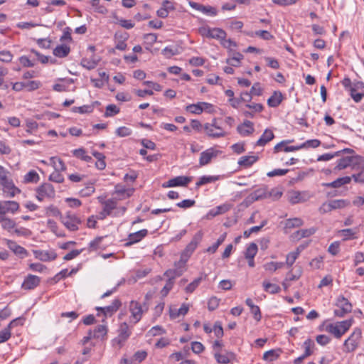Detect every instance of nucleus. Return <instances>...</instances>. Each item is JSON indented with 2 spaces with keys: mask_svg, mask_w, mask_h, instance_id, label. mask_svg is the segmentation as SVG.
<instances>
[{
  "mask_svg": "<svg viewBox=\"0 0 364 364\" xmlns=\"http://www.w3.org/2000/svg\"><path fill=\"white\" fill-rule=\"evenodd\" d=\"M353 319L350 318L342 321L329 323L326 326V331L336 338H341L351 327Z\"/></svg>",
  "mask_w": 364,
  "mask_h": 364,
  "instance_id": "1",
  "label": "nucleus"
},
{
  "mask_svg": "<svg viewBox=\"0 0 364 364\" xmlns=\"http://www.w3.org/2000/svg\"><path fill=\"white\" fill-rule=\"evenodd\" d=\"M99 202L103 205V209L107 214L114 217L121 216L124 214L127 208L124 206L117 207V200L114 198L105 200L102 197H98Z\"/></svg>",
  "mask_w": 364,
  "mask_h": 364,
  "instance_id": "2",
  "label": "nucleus"
},
{
  "mask_svg": "<svg viewBox=\"0 0 364 364\" xmlns=\"http://www.w3.org/2000/svg\"><path fill=\"white\" fill-rule=\"evenodd\" d=\"M205 134L210 138H220L225 136L228 133L220 124L218 120L214 118L210 123H205L203 126Z\"/></svg>",
  "mask_w": 364,
  "mask_h": 364,
  "instance_id": "3",
  "label": "nucleus"
},
{
  "mask_svg": "<svg viewBox=\"0 0 364 364\" xmlns=\"http://www.w3.org/2000/svg\"><path fill=\"white\" fill-rule=\"evenodd\" d=\"M362 158L359 156H344L338 159L336 162V165L333 168V171L336 172L338 171L343 170L349 166H352L353 168L360 163Z\"/></svg>",
  "mask_w": 364,
  "mask_h": 364,
  "instance_id": "4",
  "label": "nucleus"
},
{
  "mask_svg": "<svg viewBox=\"0 0 364 364\" xmlns=\"http://www.w3.org/2000/svg\"><path fill=\"white\" fill-rule=\"evenodd\" d=\"M36 198L39 201L45 199H52L55 196V191L53 186L49 183H44L39 186L36 190Z\"/></svg>",
  "mask_w": 364,
  "mask_h": 364,
  "instance_id": "5",
  "label": "nucleus"
},
{
  "mask_svg": "<svg viewBox=\"0 0 364 364\" xmlns=\"http://www.w3.org/2000/svg\"><path fill=\"white\" fill-rule=\"evenodd\" d=\"M361 336L362 331L360 328H355L350 336L343 343V346L346 348V351H354L358 346Z\"/></svg>",
  "mask_w": 364,
  "mask_h": 364,
  "instance_id": "6",
  "label": "nucleus"
},
{
  "mask_svg": "<svg viewBox=\"0 0 364 364\" xmlns=\"http://www.w3.org/2000/svg\"><path fill=\"white\" fill-rule=\"evenodd\" d=\"M338 309L334 310V315L338 317H343L352 311V305L343 296H339L336 300Z\"/></svg>",
  "mask_w": 364,
  "mask_h": 364,
  "instance_id": "7",
  "label": "nucleus"
},
{
  "mask_svg": "<svg viewBox=\"0 0 364 364\" xmlns=\"http://www.w3.org/2000/svg\"><path fill=\"white\" fill-rule=\"evenodd\" d=\"M350 205V201L344 199L332 200L324 203L320 208V211L323 213L331 212L333 210L343 208Z\"/></svg>",
  "mask_w": 364,
  "mask_h": 364,
  "instance_id": "8",
  "label": "nucleus"
},
{
  "mask_svg": "<svg viewBox=\"0 0 364 364\" xmlns=\"http://www.w3.org/2000/svg\"><path fill=\"white\" fill-rule=\"evenodd\" d=\"M203 236V233L202 231L200 230L196 232L181 255L184 257L189 259L198 247V244L201 242Z\"/></svg>",
  "mask_w": 364,
  "mask_h": 364,
  "instance_id": "9",
  "label": "nucleus"
},
{
  "mask_svg": "<svg viewBox=\"0 0 364 364\" xmlns=\"http://www.w3.org/2000/svg\"><path fill=\"white\" fill-rule=\"evenodd\" d=\"M63 224L70 231H77L79 229V225L81 223L80 219L74 213L68 212L66 215L61 218Z\"/></svg>",
  "mask_w": 364,
  "mask_h": 364,
  "instance_id": "10",
  "label": "nucleus"
},
{
  "mask_svg": "<svg viewBox=\"0 0 364 364\" xmlns=\"http://www.w3.org/2000/svg\"><path fill=\"white\" fill-rule=\"evenodd\" d=\"M0 185L1 186L4 194L6 197L13 198L21 192V190L15 186L13 180L11 178L1 181Z\"/></svg>",
  "mask_w": 364,
  "mask_h": 364,
  "instance_id": "11",
  "label": "nucleus"
},
{
  "mask_svg": "<svg viewBox=\"0 0 364 364\" xmlns=\"http://www.w3.org/2000/svg\"><path fill=\"white\" fill-rule=\"evenodd\" d=\"M129 311L131 312L130 320L134 324L138 323L143 315L144 310L141 304L136 301H132L129 304Z\"/></svg>",
  "mask_w": 364,
  "mask_h": 364,
  "instance_id": "12",
  "label": "nucleus"
},
{
  "mask_svg": "<svg viewBox=\"0 0 364 364\" xmlns=\"http://www.w3.org/2000/svg\"><path fill=\"white\" fill-rule=\"evenodd\" d=\"M19 208L18 203L14 200L0 201V215L2 216L6 213L14 214Z\"/></svg>",
  "mask_w": 364,
  "mask_h": 364,
  "instance_id": "13",
  "label": "nucleus"
},
{
  "mask_svg": "<svg viewBox=\"0 0 364 364\" xmlns=\"http://www.w3.org/2000/svg\"><path fill=\"white\" fill-rule=\"evenodd\" d=\"M191 181V178L188 176H179L173 178L162 184L163 188H170L175 186H186Z\"/></svg>",
  "mask_w": 364,
  "mask_h": 364,
  "instance_id": "14",
  "label": "nucleus"
},
{
  "mask_svg": "<svg viewBox=\"0 0 364 364\" xmlns=\"http://www.w3.org/2000/svg\"><path fill=\"white\" fill-rule=\"evenodd\" d=\"M219 153V151L215 150L213 148L208 149L205 151L201 152L199 159L200 166H203L208 164L211 159L216 157Z\"/></svg>",
  "mask_w": 364,
  "mask_h": 364,
  "instance_id": "15",
  "label": "nucleus"
},
{
  "mask_svg": "<svg viewBox=\"0 0 364 364\" xmlns=\"http://www.w3.org/2000/svg\"><path fill=\"white\" fill-rule=\"evenodd\" d=\"M121 305L122 302L120 301V300L116 299L113 300L110 305L105 307H97L96 310L98 311H101L106 317L111 316L119 309Z\"/></svg>",
  "mask_w": 364,
  "mask_h": 364,
  "instance_id": "16",
  "label": "nucleus"
},
{
  "mask_svg": "<svg viewBox=\"0 0 364 364\" xmlns=\"http://www.w3.org/2000/svg\"><path fill=\"white\" fill-rule=\"evenodd\" d=\"M33 255L36 259L42 262L53 261L57 257V254L54 250H34Z\"/></svg>",
  "mask_w": 364,
  "mask_h": 364,
  "instance_id": "17",
  "label": "nucleus"
},
{
  "mask_svg": "<svg viewBox=\"0 0 364 364\" xmlns=\"http://www.w3.org/2000/svg\"><path fill=\"white\" fill-rule=\"evenodd\" d=\"M309 196L306 192L293 191L288 194V200L291 204H296L305 202L308 200Z\"/></svg>",
  "mask_w": 364,
  "mask_h": 364,
  "instance_id": "18",
  "label": "nucleus"
},
{
  "mask_svg": "<svg viewBox=\"0 0 364 364\" xmlns=\"http://www.w3.org/2000/svg\"><path fill=\"white\" fill-rule=\"evenodd\" d=\"M294 140H283L276 144L274 147V153L280 151L291 152L299 150V145L297 146H287L288 144L291 143Z\"/></svg>",
  "mask_w": 364,
  "mask_h": 364,
  "instance_id": "19",
  "label": "nucleus"
},
{
  "mask_svg": "<svg viewBox=\"0 0 364 364\" xmlns=\"http://www.w3.org/2000/svg\"><path fill=\"white\" fill-rule=\"evenodd\" d=\"M40 282V277L36 275L29 274L25 278L22 284V288L28 290L33 289L39 285Z\"/></svg>",
  "mask_w": 364,
  "mask_h": 364,
  "instance_id": "20",
  "label": "nucleus"
},
{
  "mask_svg": "<svg viewBox=\"0 0 364 364\" xmlns=\"http://www.w3.org/2000/svg\"><path fill=\"white\" fill-rule=\"evenodd\" d=\"M6 245H7V247L12 252H14V254L19 256L20 257L24 258L28 256L27 250L24 247L18 245L16 242L10 240H7Z\"/></svg>",
  "mask_w": 364,
  "mask_h": 364,
  "instance_id": "21",
  "label": "nucleus"
},
{
  "mask_svg": "<svg viewBox=\"0 0 364 364\" xmlns=\"http://www.w3.org/2000/svg\"><path fill=\"white\" fill-rule=\"evenodd\" d=\"M237 130L243 136H249L255 131L254 124L251 121L245 120L242 124L237 127Z\"/></svg>",
  "mask_w": 364,
  "mask_h": 364,
  "instance_id": "22",
  "label": "nucleus"
},
{
  "mask_svg": "<svg viewBox=\"0 0 364 364\" xmlns=\"http://www.w3.org/2000/svg\"><path fill=\"white\" fill-rule=\"evenodd\" d=\"M147 234L148 230L146 229H142L136 232L130 233L128 236L129 242L126 243V245H130L141 241Z\"/></svg>",
  "mask_w": 364,
  "mask_h": 364,
  "instance_id": "23",
  "label": "nucleus"
},
{
  "mask_svg": "<svg viewBox=\"0 0 364 364\" xmlns=\"http://www.w3.org/2000/svg\"><path fill=\"white\" fill-rule=\"evenodd\" d=\"M274 138V134L271 129H266L260 138L257 141L256 146H263Z\"/></svg>",
  "mask_w": 364,
  "mask_h": 364,
  "instance_id": "24",
  "label": "nucleus"
},
{
  "mask_svg": "<svg viewBox=\"0 0 364 364\" xmlns=\"http://www.w3.org/2000/svg\"><path fill=\"white\" fill-rule=\"evenodd\" d=\"M249 198L253 201L267 198V187L266 186H263L262 187L257 188L250 193Z\"/></svg>",
  "mask_w": 364,
  "mask_h": 364,
  "instance_id": "25",
  "label": "nucleus"
},
{
  "mask_svg": "<svg viewBox=\"0 0 364 364\" xmlns=\"http://www.w3.org/2000/svg\"><path fill=\"white\" fill-rule=\"evenodd\" d=\"M214 357L218 363L228 364L231 360L235 358V355L232 352H227L225 354L223 355L217 351L214 353Z\"/></svg>",
  "mask_w": 364,
  "mask_h": 364,
  "instance_id": "26",
  "label": "nucleus"
},
{
  "mask_svg": "<svg viewBox=\"0 0 364 364\" xmlns=\"http://www.w3.org/2000/svg\"><path fill=\"white\" fill-rule=\"evenodd\" d=\"M210 104L206 102H201L198 104H192L186 106V110L190 113L200 114L204 109L205 107H208Z\"/></svg>",
  "mask_w": 364,
  "mask_h": 364,
  "instance_id": "27",
  "label": "nucleus"
},
{
  "mask_svg": "<svg viewBox=\"0 0 364 364\" xmlns=\"http://www.w3.org/2000/svg\"><path fill=\"white\" fill-rule=\"evenodd\" d=\"M189 307L187 304H183L179 309H170L169 314L171 319H176L180 316L186 315L188 311Z\"/></svg>",
  "mask_w": 364,
  "mask_h": 364,
  "instance_id": "28",
  "label": "nucleus"
},
{
  "mask_svg": "<svg viewBox=\"0 0 364 364\" xmlns=\"http://www.w3.org/2000/svg\"><path fill=\"white\" fill-rule=\"evenodd\" d=\"M283 96L281 92L275 91L273 95L268 99L267 105L270 107H277L282 102Z\"/></svg>",
  "mask_w": 364,
  "mask_h": 364,
  "instance_id": "29",
  "label": "nucleus"
},
{
  "mask_svg": "<svg viewBox=\"0 0 364 364\" xmlns=\"http://www.w3.org/2000/svg\"><path fill=\"white\" fill-rule=\"evenodd\" d=\"M258 156L255 155L243 156L239 159L238 164L240 166L248 168L254 164L258 160Z\"/></svg>",
  "mask_w": 364,
  "mask_h": 364,
  "instance_id": "30",
  "label": "nucleus"
},
{
  "mask_svg": "<svg viewBox=\"0 0 364 364\" xmlns=\"http://www.w3.org/2000/svg\"><path fill=\"white\" fill-rule=\"evenodd\" d=\"M92 331L93 338L104 339L107 333V327L105 324H100L95 327Z\"/></svg>",
  "mask_w": 364,
  "mask_h": 364,
  "instance_id": "31",
  "label": "nucleus"
},
{
  "mask_svg": "<svg viewBox=\"0 0 364 364\" xmlns=\"http://www.w3.org/2000/svg\"><path fill=\"white\" fill-rule=\"evenodd\" d=\"M0 223L3 229L10 232H11L16 227V223L14 220L4 216H0Z\"/></svg>",
  "mask_w": 364,
  "mask_h": 364,
  "instance_id": "32",
  "label": "nucleus"
},
{
  "mask_svg": "<svg viewBox=\"0 0 364 364\" xmlns=\"http://www.w3.org/2000/svg\"><path fill=\"white\" fill-rule=\"evenodd\" d=\"M352 176H344L337 178L336 180L332 181L327 184L328 187L331 188H339L343 185L348 184L351 181Z\"/></svg>",
  "mask_w": 364,
  "mask_h": 364,
  "instance_id": "33",
  "label": "nucleus"
},
{
  "mask_svg": "<svg viewBox=\"0 0 364 364\" xmlns=\"http://www.w3.org/2000/svg\"><path fill=\"white\" fill-rule=\"evenodd\" d=\"M55 171H65L66 166L63 160L57 156L50 158V163Z\"/></svg>",
  "mask_w": 364,
  "mask_h": 364,
  "instance_id": "34",
  "label": "nucleus"
},
{
  "mask_svg": "<svg viewBox=\"0 0 364 364\" xmlns=\"http://www.w3.org/2000/svg\"><path fill=\"white\" fill-rule=\"evenodd\" d=\"M131 335V331L129 329V326L126 322L120 324L119 328V338L120 341H126Z\"/></svg>",
  "mask_w": 364,
  "mask_h": 364,
  "instance_id": "35",
  "label": "nucleus"
},
{
  "mask_svg": "<svg viewBox=\"0 0 364 364\" xmlns=\"http://www.w3.org/2000/svg\"><path fill=\"white\" fill-rule=\"evenodd\" d=\"M70 51V47L67 45H60L53 50V54L57 57L63 58L67 56Z\"/></svg>",
  "mask_w": 364,
  "mask_h": 364,
  "instance_id": "36",
  "label": "nucleus"
},
{
  "mask_svg": "<svg viewBox=\"0 0 364 364\" xmlns=\"http://www.w3.org/2000/svg\"><path fill=\"white\" fill-rule=\"evenodd\" d=\"M264 290L269 294H277L281 291V288L276 284L270 283L267 281H264L262 283Z\"/></svg>",
  "mask_w": 364,
  "mask_h": 364,
  "instance_id": "37",
  "label": "nucleus"
},
{
  "mask_svg": "<svg viewBox=\"0 0 364 364\" xmlns=\"http://www.w3.org/2000/svg\"><path fill=\"white\" fill-rule=\"evenodd\" d=\"M231 208V205L224 203L215 207L210 211V214L213 216H216L227 213Z\"/></svg>",
  "mask_w": 364,
  "mask_h": 364,
  "instance_id": "38",
  "label": "nucleus"
},
{
  "mask_svg": "<svg viewBox=\"0 0 364 364\" xmlns=\"http://www.w3.org/2000/svg\"><path fill=\"white\" fill-rule=\"evenodd\" d=\"M19 61L23 67H33L36 65V59L32 55V51L28 56H21L19 58Z\"/></svg>",
  "mask_w": 364,
  "mask_h": 364,
  "instance_id": "39",
  "label": "nucleus"
},
{
  "mask_svg": "<svg viewBox=\"0 0 364 364\" xmlns=\"http://www.w3.org/2000/svg\"><path fill=\"white\" fill-rule=\"evenodd\" d=\"M316 228H311L309 229H302L297 230L295 234V237L298 239L304 238V237H308L312 235H314L316 232Z\"/></svg>",
  "mask_w": 364,
  "mask_h": 364,
  "instance_id": "40",
  "label": "nucleus"
},
{
  "mask_svg": "<svg viewBox=\"0 0 364 364\" xmlns=\"http://www.w3.org/2000/svg\"><path fill=\"white\" fill-rule=\"evenodd\" d=\"M257 245L255 243H250L245 250V257L246 259L255 258L257 253Z\"/></svg>",
  "mask_w": 364,
  "mask_h": 364,
  "instance_id": "41",
  "label": "nucleus"
},
{
  "mask_svg": "<svg viewBox=\"0 0 364 364\" xmlns=\"http://www.w3.org/2000/svg\"><path fill=\"white\" fill-rule=\"evenodd\" d=\"M284 265V262H269L264 264V269L267 272H274L283 267Z\"/></svg>",
  "mask_w": 364,
  "mask_h": 364,
  "instance_id": "42",
  "label": "nucleus"
},
{
  "mask_svg": "<svg viewBox=\"0 0 364 364\" xmlns=\"http://www.w3.org/2000/svg\"><path fill=\"white\" fill-rule=\"evenodd\" d=\"M314 341L310 338L306 339L303 344L304 348V356L309 357L313 353V348H314Z\"/></svg>",
  "mask_w": 364,
  "mask_h": 364,
  "instance_id": "43",
  "label": "nucleus"
},
{
  "mask_svg": "<svg viewBox=\"0 0 364 364\" xmlns=\"http://www.w3.org/2000/svg\"><path fill=\"white\" fill-rule=\"evenodd\" d=\"M40 179L38 173L34 171L31 170L28 171L24 176V182L25 183H37Z\"/></svg>",
  "mask_w": 364,
  "mask_h": 364,
  "instance_id": "44",
  "label": "nucleus"
},
{
  "mask_svg": "<svg viewBox=\"0 0 364 364\" xmlns=\"http://www.w3.org/2000/svg\"><path fill=\"white\" fill-rule=\"evenodd\" d=\"M341 234L344 237V240L353 239L356 237V235L358 232V229L354 228H347L343 229L340 231Z\"/></svg>",
  "mask_w": 364,
  "mask_h": 364,
  "instance_id": "45",
  "label": "nucleus"
},
{
  "mask_svg": "<svg viewBox=\"0 0 364 364\" xmlns=\"http://www.w3.org/2000/svg\"><path fill=\"white\" fill-rule=\"evenodd\" d=\"M282 194L283 193L281 188L278 187L274 188L270 191L267 190V198H270L272 200H279L282 197Z\"/></svg>",
  "mask_w": 364,
  "mask_h": 364,
  "instance_id": "46",
  "label": "nucleus"
},
{
  "mask_svg": "<svg viewBox=\"0 0 364 364\" xmlns=\"http://www.w3.org/2000/svg\"><path fill=\"white\" fill-rule=\"evenodd\" d=\"M100 75L101 79H91L92 82H94L95 87L98 88L102 87L109 80V75L106 74L105 72L100 73Z\"/></svg>",
  "mask_w": 364,
  "mask_h": 364,
  "instance_id": "47",
  "label": "nucleus"
},
{
  "mask_svg": "<svg viewBox=\"0 0 364 364\" xmlns=\"http://www.w3.org/2000/svg\"><path fill=\"white\" fill-rule=\"evenodd\" d=\"M321 141L318 139H309L299 145V150L307 148H316L319 146Z\"/></svg>",
  "mask_w": 364,
  "mask_h": 364,
  "instance_id": "48",
  "label": "nucleus"
},
{
  "mask_svg": "<svg viewBox=\"0 0 364 364\" xmlns=\"http://www.w3.org/2000/svg\"><path fill=\"white\" fill-rule=\"evenodd\" d=\"M267 224V220H263L261 223V225H257V226H253L252 228H250V229L245 230L243 233L244 235V237L247 238L249 237L251 234L252 233H255V232H259V230H262V228L265 226Z\"/></svg>",
  "mask_w": 364,
  "mask_h": 364,
  "instance_id": "49",
  "label": "nucleus"
},
{
  "mask_svg": "<svg viewBox=\"0 0 364 364\" xmlns=\"http://www.w3.org/2000/svg\"><path fill=\"white\" fill-rule=\"evenodd\" d=\"M45 210H46V216H48V217H50V216H52V217L61 216V213L59 210V209L53 205H50L46 207Z\"/></svg>",
  "mask_w": 364,
  "mask_h": 364,
  "instance_id": "50",
  "label": "nucleus"
},
{
  "mask_svg": "<svg viewBox=\"0 0 364 364\" xmlns=\"http://www.w3.org/2000/svg\"><path fill=\"white\" fill-rule=\"evenodd\" d=\"M224 37H226V33L223 29L218 28H212L210 38L218 39L220 41Z\"/></svg>",
  "mask_w": 364,
  "mask_h": 364,
  "instance_id": "51",
  "label": "nucleus"
},
{
  "mask_svg": "<svg viewBox=\"0 0 364 364\" xmlns=\"http://www.w3.org/2000/svg\"><path fill=\"white\" fill-rule=\"evenodd\" d=\"M24 82L25 90L28 92L36 90L41 85V82L38 80L25 81Z\"/></svg>",
  "mask_w": 364,
  "mask_h": 364,
  "instance_id": "52",
  "label": "nucleus"
},
{
  "mask_svg": "<svg viewBox=\"0 0 364 364\" xmlns=\"http://www.w3.org/2000/svg\"><path fill=\"white\" fill-rule=\"evenodd\" d=\"M303 225V220L299 218L288 219L286 222V227L288 228H298Z\"/></svg>",
  "mask_w": 364,
  "mask_h": 364,
  "instance_id": "53",
  "label": "nucleus"
},
{
  "mask_svg": "<svg viewBox=\"0 0 364 364\" xmlns=\"http://www.w3.org/2000/svg\"><path fill=\"white\" fill-rule=\"evenodd\" d=\"M119 112V109L113 104L109 105L106 107L104 116L105 117H113Z\"/></svg>",
  "mask_w": 364,
  "mask_h": 364,
  "instance_id": "54",
  "label": "nucleus"
},
{
  "mask_svg": "<svg viewBox=\"0 0 364 364\" xmlns=\"http://www.w3.org/2000/svg\"><path fill=\"white\" fill-rule=\"evenodd\" d=\"M63 171H54L50 176L49 180L55 183H63L64 181V177L61 174Z\"/></svg>",
  "mask_w": 364,
  "mask_h": 364,
  "instance_id": "55",
  "label": "nucleus"
},
{
  "mask_svg": "<svg viewBox=\"0 0 364 364\" xmlns=\"http://www.w3.org/2000/svg\"><path fill=\"white\" fill-rule=\"evenodd\" d=\"M164 275L167 277L168 279H171L172 281H174V279L176 277L181 276L182 274H181V270H178L176 268H174V269H169L166 270L164 272Z\"/></svg>",
  "mask_w": 364,
  "mask_h": 364,
  "instance_id": "56",
  "label": "nucleus"
},
{
  "mask_svg": "<svg viewBox=\"0 0 364 364\" xmlns=\"http://www.w3.org/2000/svg\"><path fill=\"white\" fill-rule=\"evenodd\" d=\"M188 260V258L184 257L181 255L179 261L174 263L175 268H176L178 270H181L182 274L186 271V264Z\"/></svg>",
  "mask_w": 364,
  "mask_h": 364,
  "instance_id": "57",
  "label": "nucleus"
},
{
  "mask_svg": "<svg viewBox=\"0 0 364 364\" xmlns=\"http://www.w3.org/2000/svg\"><path fill=\"white\" fill-rule=\"evenodd\" d=\"M279 355L277 350H270L266 351L263 355V359L268 361H273L277 359Z\"/></svg>",
  "mask_w": 364,
  "mask_h": 364,
  "instance_id": "58",
  "label": "nucleus"
},
{
  "mask_svg": "<svg viewBox=\"0 0 364 364\" xmlns=\"http://www.w3.org/2000/svg\"><path fill=\"white\" fill-rule=\"evenodd\" d=\"M202 281L201 277H198L195 279L192 282H191L186 287V293H192L195 291V289L199 286Z\"/></svg>",
  "mask_w": 364,
  "mask_h": 364,
  "instance_id": "59",
  "label": "nucleus"
},
{
  "mask_svg": "<svg viewBox=\"0 0 364 364\" xmlns=\"http://www.w3.org/2000/svg\"><path fill=\"white\" fill-rule=\"evenodd\" d=\"M216 180V178L214 176H203L199 178V180L196 182V188H198L203 185L212 183Z\"/></svg>",
  "mask_w": 364,
  "mask_h": 364,
  "instance_id": "60",
  "label": "nucleus"
},
{
  "mask_svg": "<svg viewBox=\"0 0 364 364\" xmlns=\"http://www.w3.org/2000/svg\"><path fill=\"white\" fill-rule=\"evenodd\" d=\"M11 329L6 326L0 331V343L7 341L11 336Z\"/></svg>",
  "mask_w": 364,
  "mask_h": 364,
  "instance_id": "61",
  "label": "nucleus"
},
{
  "mask_svg": "<svg viewBox=\"0 0 364 364\" xmlns=\"http://www.w3.org/2000/svg\"><path fill=\"white\" fill-rule=\"evenodd\" d=\"M221 45L225 48L229 49L230 51H233V48H236L237 44L235 41L231 39H226V37L222 38L220 41Z\"/></svg>",
  "mask_w": 364,
  "mask_h": 364,
  "instance_id": "62",
  "label": "nucleus"
},
{
  "mask_svg": "<svg viewBox=\"0 0 364 364\" xmlns=\"http://www.w3.org/2000/svg\"><path fill=\"white\" fill-rule=\"evenodd\" d=\"M174 284V281H172V279H168L166 282L165 286L161 291V294L163 297L166 296L169 291L172 289Z\"/></svg>",
  "mask_w": 364,
  "mask_h": 364,
  "instance_id": "63",
  "label": "nucleus"
},
{
  "mask_svg": "<svg viewBox=\"0 0 364 364\" xmlns=\"http://www.w3.org/2000/svg\"><path fill=\"white\" fill-rule=\"evenodd\" d=\"M91 4L96 12L102 14L107 12V9L104 6L100 4V0H91Z\"/></svg>",
  "mask_w": 364,
  "mask_h": 364,
  "instance_id": "64",
  "label": "nucleus"
}]
</instances>
